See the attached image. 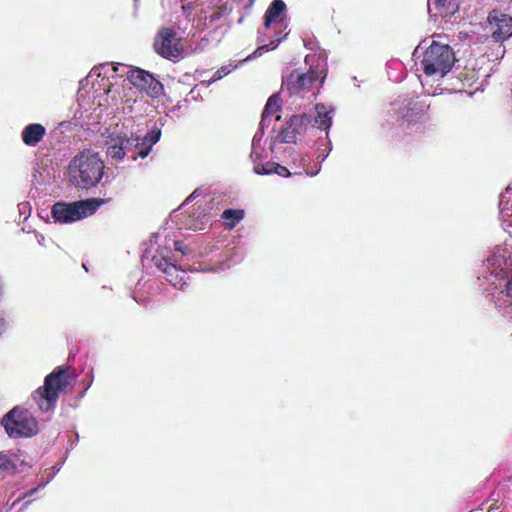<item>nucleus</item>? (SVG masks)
I'll use <instances>...</instances> for the list:
<instances>
[{
    "label": "nucleus",
    "instance_id": "f257e3e1",
    "mask_svg": "<svg viewBox=\"0 0 512 512\" xmlns=\"http://www.w3.org/2000/svg\"><path fill=\"white\" fill-rule=\"evenodd\" d=\"M124 74L127 75L130 84L152 98L160 96L163 92V85L152 74L139 68H128L124 64L105 63L94 67L87 76V80H92V88L98 96L108 95L113 92L110 78L124 76Z\"/></svg>",
    "mask_w": 512,
    "mask_h": 512
},
{
    "label": "nucleus",
    "instance_id": "f03ea898",
    "mask_svg": "<svg viewBox=\"0 0 512 512\" xmlns=\"http://www.w3.org/2000/svg\"><path fill=\"white\" fill-rule=\"evenodd\" d=\"M482 277L497 287L503 282L504 289L497 298L496 306L512 313V244L496 246L484 263Z\"/></svg>",
    "mask_w": 512,
    "mask_h": 512
},
{
    "label": "nucleus",
    "instance_id": "7ed1b4c3",
    "mask_svg": "<svg viewBox=\"0 0 512 512\" xmlns=\"http://www.w3.org/2000/svg\"><path fill=\"white\" fill-rule=\"evenodd\" d=\"M322 63L313 65L311 63L313 56L306 55L305 63L310 65L307 72H302L298 69L290 72L289 75L283 77L282 91L287 92L289 96H296L300 98H312L316 95L326 77V57L319 55Z\"/></svg>",
    "mask_w": 512,
    "mask_h": 512
},
{
    "label": "nucleus",
    "instance_id": "20e7f679",
    "mask_svg": "<svg viewBox=\"0 0 512 512\" xmlns=\"http://www.w3.org/2000/svg\"><path fill=\"white\" fill-rule=\"evenodd\" d=\"M104 175V162L98 153L84 150L69 162L66 178L74 187L90 189L97 186Z\"/></svg>",
    "mask_w": 512,
    "mask_h": 512
},
{
    "label": "nucleus",
    "instance_id": "39448f33",
    "mask_svg": "<svg viewBox=\"0 0 512 512\" xmlns=\"http://www.w3.org/2000/svg\"><path fill=\"white\" fill-rule=\"evenodd\" d=\"M161 131L157 128L151 130L146 134L144 139L131 134L130 137L122 134L111 135L107 142V155L117 161L122 160L125 155L129 156L132 161H135L138 156L145 158L151 147L159 141Z\"/></svg>",
    "mask_w": 512,
    "mask_h": 512
},
{
    "label": "nucleus",
    "instance_id": "423d86ee",
    "mask_svg": "<svg viewBox=\"0 0 512 512\" xmlns=\"http://www.w3.org/2000/svg\"><path fill=\"white\" fill-rule=\"evenodd\" d=\"M455 55L448 44L433 40L423 53L420 62L425 75L443 78L455 64Z\"/></svg>",
    "mask_w": 512,
    "mask_h": 512
},
{
    "label": "nucleus",
    "instance_id": "0eeeda50",
    "mask_svg": "<svg viewBox=\"0 0 512 512\" xmlns=\"http://www.w3.org/2000/svg\"><path fill=\"white\" fill-rule=\"evenodd\" d=\"M68 385L69 380L66 369L58 367L45 378L44 385L34 392L33 399L41 411H51L56 406L59 393Z\"/></svg>",
    "mask_w": 512,
    "mask_h": 512
},
{
    "label": "nucleus",
    "instance_id": "6e6552de",
    "mask_svg": "<svg viewBox=\"0 0 512 512\" xmlns=\"http://www.w3.org/2000/svg\"><path fill=\"white\" fill-rule=\"evenodd\" d=\"M7 435L17 439L31 437L38 432V423L35 417L25 409L15 407L10 410L1 420Z\"/></svg>",
    "mask_w": 512,
    "mask_h": 512
},
{
    "label": "nucleus",
    "instance_id": "1a4fd4ad",
    "mask_svg": "<svg viewBox=\"0 0 512 512\" xmlns=\"http://www.w3.org/2000/svg\"><path fill=\"white\" fill-rule=\"evenodd\" d=\"M102 203L94 198L73 203L57 202L52 206L51 214L55 222L72 223L92 215Z\"/></svg>",
    "mask_w": 512,
    "mask_h": 512
},
{
    "label": "nucleus",
    "instance_id": "9d476101",
    "mask_svg": "<svg viewBox=\"0 0 512 512\" xmlns=\"http://www.w3.org/2000/svg\"><path fill=\"white\" fill-rule=\"evenodd\" d=\"M155 51L164 58L174 59L181 57L183 47L177 33L167 27L161 28L154 41Z\"/></svg>",
    "mask_w": 512,
    "mask_h": 512
},
{
    "label": "nucleus",
    "instance_id": "9b49d317",
    "mask_svg": "<svg viewBox=\"0 0 512 512\" xmlns=\"http://www.w3.org/2000/svg\"><path fill=\"white\" fill-rule=\"evenodd\" d=\"M152 261L155 266L162 270L166 280L177 289H184L187 286L189 279L187 273L179 269L175 264L170 263L167 256L156 254L153 256Z\"/></svg>",
    "mask_w": 512,
    "mask_h": 512
},
{
    "label": "nucleus",
    "instance_id": "f8f14e48",
    "mask_svg": "<svg viewBox=\"0 0 512 512\" xmlns=\"http://www.w3.org/2000/svg\"><path fill=\"white\" fill-rule=\"evenodd\" d=\"M492 37L496 41H504L512 36V17L500 11H492L488 16Z\"/></svg>",
    "mask_w": 512,
    "mask_h": 512
},
{
    "label": "nucleus",
    "instance_id": "ddd939ff",
    "mask_svg": "<svg viewBox=\"0 0 512 512\" xmlns=\"http://www.w3.org/2000/svg\"><path fill=\"white\" fill-rule=\"evenodd\" d=\"M499 209L502 227L512 238V183L500 194Z\"/></svg>",
    "mask_w": 512,
    "mask_h": 512
},
{
    "label": "nucleus",
    "instance_id": "4468645a",
    "mask_svg": "<svg viewBox=\"0 0 512 512\" xmlns=\"http://www.w3.org/2000/svg\"><path fill=\"white\" fill-rule=\"evenodd\" d=\"M295 141L296 136L288 120L282 124L279 129L273 128L272 134L270 135V151L277 153L279 149L278 145L283 143H295Z\"/></svg>",
    "mask_w": 512,
    "mask_h": 512
},
{
    "label": "nucleus",
    "instance_id": "2eb2a0df",
    "mask_svg": "<svg viewBox=\"0 0 512 512\" xmlns=\"http://www.w3.org/2000/svg\"><path fill=\"white\" fill-rule=\"evenodd\" d=\"M427 7L431 17H448L456 13L459 4L455 0H427Z\"/></svg>",
    "mask_w": 512,
    "mask_h": 512
},
{
    "label": "nucleus",
    "instance_id": "dca6fc26",
    "mask_svg": "<svg viewBox=\"0 0 512 512\" xmlns=\"http://www.w3.org/2000/svg\"><path fill=\"white\" fill-rule=\"evenodd\" d=\"M286 4L282 0H273L265 12L264 28L282 23L285 18Z\"/></svg>",
    "mask_w": 512,
    "mask_h": 512
},
{
    "label": "nucleus",
    "instance_id": "f3484780",
    "mask_svg": "<svg viewBox=\"0 0 512 512\" xmlns=\"http://www.w3.org/2000/svg\"><path fill=\"white\" fill-rule=\"evenodd\" d=\"M46 134V128L39 123L25 126L21 132V139L25 145L35 147L42 141Z\"/></svg>",
    "mask_w": 512,
    "mask_h": 512
},
{
    "label": "nucleus",
    "instance_id": "a211bd4d",
    "mask_svg": "<svg viewBox=\"0 0 512 512\" xmlns=\"http://www.w3.org/2000/svg\"><path fill=\"white\" fill-rule=\"evenodd\" d=\"M280 107V98L278 95H272L268 99L262 113V127H269L273 120L276 122L280 120V115L277 114L280 110Z\"/></svg>",
    "mask_w": 512,
    "mask_h": 512
},
{
    "label": "nucleus",
    "instance_id": "6ab92c4d",
    "mask_svg": "<svg viewBox=\"0 0 512 512\" xmlns=\"http://www.w3.org/2000/svg\"><path fill=\"white\" fill-rule=\"evenodd\" d=\"M253 172L257 175H269L275 173L283 177H287L291 174L286 167L270 161H267L264 164H256L253 167Z\"/></svg>",
    "mask_w": 512,
    "mask_h": 512
},
{
    "label": "nucleus",
    "instance_id": "aec40b11",
    "mask_svg": "<svg viewBox=\"0 0 512 512\" xmlns=\"http://www.w3.org/2000/svg\"><path fill=\"white\" fill-rule=\"evenodd\" d=\"M333 109H328L324 104L316 105V113L317 116L315 118V124L318 128H323L328 130L332 125V117L331 114Z\"/></svg>",
    "mask_w": 512,
    "mask_h": 512
},
{
    "label": "nucleus",
    "instance_id": "412c9836",
    "mask_svg": "<svg viewBox=\"0 0 512 512\" xmlns=\"http://www.w3.org/2000/svg\"><path fill=\"white\" fill-rule=\"evenodd\" d=\"M291 157H292V163L295 166V168L300 169L299 171L295 172L296 174H302L304 172L306 175L315 176L319 173V171L321 169L319 166L315 171H309L307 169V166L309 164L310 158L306 155L293 152L291 154Z\"/></svg>",
    "mask_w": 512,
    "mask_h": 512
},
{
    "label": "nucleus",
    "instance_id": "4be33fe9",
    "mask_svg": "<svg viewBox=\"0 0 512 512\" xmlns=\"http://www.w3.org/2000/svg\"><path fill=\"white\" fill-rule=\"evenodd\" d=\"M289 121L295 136L302 135L311 124V116L307 114L293 115Z\"/></svg>",
    "mask_w": 512,
    "mask_h": 512
},
{
    "label": "nucleus",
    "instance_id": "5701e85b",
    "mask_svg": "<svg viewBox=\"0 0 512 512\" xmlns=\"http://www.w3.org/2000/svg\"><path fill=\"white\" fill-rule=\"evenodd\" d=\"M18 460L17 453L12 450L0 452V471L15 470Z\"/></svg>",
    "mask_w": 512,
    "mask_h": 512
},
{
    "label": "nucleus",
    "instance_id": "b1692460",
    "mask_svg": "<svg viewBox=\"0 0 512 512\" xmlns=\"http://www.w3.org/2000/svg\"><path fill=\"white\" fill-rule=\"evenodd\" d=\"M208 216L205 213H198L197 217L189 216V220L186 223L188 229L193 231H200L204 229L205 224L208 222Z\"/></svg>",
    "mask_w": 512,
    "mask_h": 512
},
{
    "label": "nucleus",
    "instance_id": "393cba45",
    "mask_svg": "<svg viewBox=\"0 0 512 512\" xmlns=\"http://www.w3.org/2000/svg\"><path fill=\"white\" fill-rule=\"evenodd\" d=\"M244 217V212L242 210H233L227 209L223 212L222 218L227 221V226L229 228H233L239 223Z\"/></svg>",
    "mask_w": 512,
    "mask_h": 512
},
{
    "label": "nucleus",
    "instance_id": "a878e982",
    "mask_svg": "<svg viewBox=\"0 0 512 512\" xmlns=\"http://www.w3.org/2000/svg\"><path fill=\"white\" fill-rule=\"evenodd\" d=\"M237 68V65H224L220 67L212 76V78L209 81H202L200 82V85L203 87H209L213 82L218 81L222 79L224 76L229 74L232 70Z\"/></svg>",
    "mask_w": 512,
    "mask_h": 512
},
{
    "label": "nucleus",
    "instance_id": "bb28decb",
    "mask_svg": "<svg viewBox=\"0 0 512 512\" xmlns=\"http://www.w3.org/2000/svg\"><path fill=\"white\" fill-rule=\"evenodd\" d=\"M268 157V153L266 149L262 146V144H259L258 147L251 146V152L249 155L250 161L253 163V167L256 164H263L262 161Z\"/></svg>",
    "mask_w": 512,
    "mask_h": 512
},
{
    "label": "nucleus",
    "instance_id": "cd10ccee",
    "mask_svg": "<svg viewBox=\"0 0 512 512\" xmlns=\"http://www.w3.org/2000/svg\"><path fill=\"white\" fill-rule=\"evenodd\" d=\"M266 128L267 127H262V120H261L260 121V125H259V129L257 130V132L254 134V136L252 138L251 146L258 147L259 144H261L263 136L265 134V129Z\"/></svg>",
    "mask_w": 512,
    "mask_h": 512
},
{
    "label": "nucleus",
    "instance_id": "c85d7f7f",
    "mask_svg": "<svg viewBox=\"0 0 512 512\" xmlns=\"http://www.w3.org/2000/svg\"><path fill=\"white\" fill-rule=\"evenodd\" d=\"M265 51H267V45L262 44L251 55H249L245 59H243L241 61V63L249 61V60H252V59H255V58L261 56Z\"/></svg>",
    "mask_w": 512,
    "mask_h": 512
},
{
    "label": "nucleus",
    "instance_id": "c756f323",
    "mask_svg": "<svg viewBox=\"0 0 512 512\" xmlns=\"http://www.w3.org/2000/svg\"><path fill=\"white\" fill-rule=\"evenodd\" d=\"M175 250L181 252L183 255L188 254V248L182 242H175Z\"/></svg>",
    "mask_w": 512,
    "mask_h": 512
},
{
    "label": "nucleus",
    "instance_id": "7c9ffc66",
    "mask_svg": "<svg viewBox=\"0 0 512 512\" xmlns=\"http://www.w3.org/2000/svg\"><path fill=\"white\" fill-rule=\"evenodd\" d=\"M221 16H222V11L217 10L210 15V21L211 22L216 21V20L220 19Z\"/></svg>",
    "mask_w": 512,
    "mask_h": 512
},
{
    "label": "nucleus",
    "instance_id": "2f4dec72",
    "mask_svg": "<svg viewBox=\"0 0 512 512\" xmlns=\"http://www.w3.org/2000/svg\"><path fill=\"white\" fill-rule=\"evenodd\" d=\"M330 151H331V147H329V148H328V151H327V153H326L325 155H324V154H321V155H319V156L317 157V159H318L320 162H323V161L326 159V157L328 156V154L330 153Z\"/></svg>",
    "mask_w": 512,
    "mask_h": 512
},
{
    "label": "nucleus",
    "instance_id": "473e14b6",
    "mask_svg": "<svg viewBox=\"0 0 512 512\" xmlns=\"http://www.w3.org/2000/svg\"><path fill=\"white\" fill-rule=\"evenodd\" d=\"M330 151H331V147H329V148H328V151H327V153H326L325 155H324V154H321V155H319V156L317 157V159H318L320 162H323V161L326 159V157L328 156V154L330 153Z\"/></svg>",
    "mask_w": 512,
    "mask_h": 512
},
{
    "label": "nucleus",
    "instance_id": "72a5a7b5",
    "mask_svg": "<svg viewBox=\"0 0 512 512\" xmlns=\"http://www.w3.org/2000/svg\"><path fill=\"white\" fill-rule=\"evenodd\" d=\"M5 331V321L0 317V335Z\"/></svg>",
    "mask_w": 512,
    "mask_h": 512
},
{
    "label": "nucleus",
    "instance_id": "f704fd0d",
    "mask_svg": "<svg viewBox=\"0 0 512 512\" xmlns=\"http://www.w3.org/2000/svg\"><path fill=\"white\" fill-rule=\"evenodd\" d=\"M280 41H281V38H278L276 40H271L270 45H272V49L276 48Z\"/></svg>",
    "mask_w": 512,
    "mask_h": 512
},
{
    "label": "nucleus",
    "instance_id": "c9c22d12",
    "mask_svg": "<svg viewBox=\"0 0 512 512\" xmlns=\"http://www.w3.org/2000/svg\"><path fill=\"white\" fill-rule=\"evenodd\" d=\"M197 195V190H195L188 198L186 201H191L192 199H194Z\"/></svg>",
    "mask_w": 512,
    "mask_h": 512
},
{
    "label": "nucleus",
    "instance_id": "e433bc0d",
    "mask_svg": "<svg viewBox=\"0 0 512 512\" xmlns=\"http://www.w3.org/2000/svg\"><path fill=\"white\" fill-rule=\"evenodd\" d=\"M35 491H36V489H31V490L26 494V496H30V495H32Z\"/></svg>",
    "mask_w": 512,
    "mask_h": 512
}]
</instances>
